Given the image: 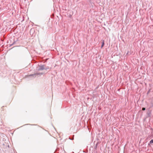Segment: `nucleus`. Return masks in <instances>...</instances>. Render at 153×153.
<instances>
[{
	"instance_id": "obj_3",
	"label": "nucleus",
	"mask_w": 153,
	"mask_h": 153,
	"mask_svg": "<svg viewBox=\"0 0 153 153\" xmlns=\"http://www.w3.org/2000/svg\"><path fill=\"white\" fill-rule=\"evenodd\" d=\"M145 110V108H142L143 110Z\"/></svg>"
},
{
	"instance_id": "obj_1",
	"label": "nucleus",
	"mask_w": 153,
	"mask_h": 153,
	"mask_svg": "<svg viewBox=\"0 0 153 153\" xmlns=\"http://www.w3.org/2000/svg\"><path fill=\"white\" fill-rule=\"evenodd\" d=\"M104 41L103 40L102 42V45L101 46V48H102L103 46H104Z\"/></svg>"
},
{
	"instance_id": "obj_2",
	"label": "nucleus",
	"mask_w": 153,
	"mask_h": 153,
	"mask_svg": "<svg viewBox=\"0 0 153 153\" xmlns=\"http://www.w3.org/2000/svg\"><path fill=\"white\" fill-rule=\"evenodd\" d=\"M150 143H153V140H152L150 142Z\"/></svg>"
}]
</instances>
